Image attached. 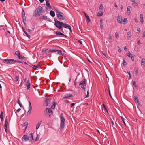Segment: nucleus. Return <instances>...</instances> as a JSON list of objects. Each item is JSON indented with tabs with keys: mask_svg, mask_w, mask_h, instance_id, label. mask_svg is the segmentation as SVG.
Returning a JSON list of instances; mask_svg holds the SVG:
<instances>
[{
	"mask_svg": "<svg viewBox=\"0 0 145 145\" xmlns=\"http://www.w3.org/2000/svg\"><path fill=\"white\" fill-rule=\"evenodd\" d=\"M44 10L42 7L39 6L35 10L33 16L34 17H37L40 16Z\"/></svg>",
	"mask_w": 145,
	"mask_h": 145,
	"instance_id": "obj_1",
	"label": "nucleus"
},
{
	"mask_svg": "<svg viewBox=\"0 0 145 145\" xmlns=\"http://www.w3.org/2000/svg\"><path fill=\"white\" fill-rule=\"evenodd\" d=\"M55 23L54 25L56 27L60 29L64 33L62 27L63 22L58 21L57 19L54 18Z\"/></svg>",
	"mask_w": 145,
	"mask_h": 145,
	"instance_id": "obj_2",
	"label": "nucleus"
},
{
	"mask_svg": "<svg viewBox=\"0 0 145 145\" xmlns=\"http://www.w3.org/2000/svg\"><path fill=\"white\" fill-rule=\"evenodd\" d=\"M60 120L61 123L60 128L61 129H62L64 127L65 124V119L62 113H61V114Z\"/></svg>",
	"mask_w": 145,
	"mask_h": 145,
	"instance_id": "obj_3",
	"label": "nucleus"
},
{
	"mask_svg": "<svg viewBox=\"0 0 145 145\" xmlns=\"http://www.w3.org/2000/svg\"><path fill=\"white\" fill-rule=\"evenodd\" d=\"M3 62L8 65H11L15 64V61L12 59H4L3 60Z\"/></svg>",
	"mask_w": 145,
	"mask_h": 145,
	"instance_id": "obj_4",
	"label": "nucleus"
},
{
	"mask_svg": "<svg viewBox=\"0 0 145 145\" xmlns=\"http://www.w3.org/2000/svg\"><path fill=\"white\" fill-rule=\"evenodd\" d=\"M39 19L40 21H42L43 20H45L50 22H51V20L47 16L44 15H42L40 16L39 18Z\"/></svg>",
	"mask_w": 145,
	"mask_h": 145,
	"instance_id": "obj_5",
	"label": "nucleus"
},
{
	"mask_svg": "<svg viewBox=\"0 0 145 145\" xmlns=\"http://www.w3.org/2000/svg\"><path fill=\"white\" fill-rule=\"evenodd\" d=\"M46 111H45L44 112V114L47 113H48L49 117H50L51 116L53 112L52 111L51 109L50 108H46Z\"/></svg>",
	"mask_w": 145,
	"mask_h": 145,
	"instance_id": "obj_6",
	"label": "nucleus"
},
{
	"mask_svg": "<svg viewBox=\"0 0 145 145\" xmlns=\"http://www.w3.org/2000/svg\"><path fill=\"white\" fill-rule=\"evenodd\" d=\"M29 139V137L27 135H24L22 138V140L23 141L26 142L28 141Z\"/></svg>",
	"mask_w": 145,
	"mask_h": 145,
	"instance_id": "obj_7",
	"label": "nucleus"
},
{
	"mask_svg": "<svg viewBox=\"0 0 145 145\" xmlns=\"http://www.w3.org/2000/svg\"><path fill=\"white\" fill-rule=\"evenodd\" d=\"M73 95L71 94H65L64 95V97L63 98V99H67L69 97H73Z\"/></svg>",
	"mask_w": 145,
	"mask_h": 145,
	"instance_id": "obj_8",
	"label": "nucleus"
},
{
	"mask_svg": "<svg viewBox=\"0 0 145 145\" xmlns=\"http://www.w3.org/2000/svg\"><path fill=\"white\" fill-rule=\"evenodd\" d=\"M117 19L118 22L119 23H122V19L121 16H119L117 17Z\"/></svg>",
	"mask_w": 145,
	"mask_h": 145,
	"instance_id": "obj_9",
	"label": "nucleus"
},
{
	"mask_svg": "<svg viewBox=\"0 0 145 145\" xmlns=\"http://www.w3.org/2000/svg\"><path fill=\"white\" fill-rule=\"evenodd\" d=\"M86 80L85 79H84L80 82L79 84V85H84L85 86H86Z\"/></svg>",
	"mask_w": 145,
	"mask_h": 145,
	"instance_id": "obj_10",
	"label": "nucleus"
},
{
	"mask_svg": "<svg viewBox=\"0 0 145 145\" xmlns=\"http://www.w3.org/2000/svg\"><path fill=\"white\" fill-rule=\"evenodd\" d=\"M57 17L60 20H64L65 19L64 17V14H57Z\"/></svg>",
	"mask_w": 145,
	"mask_h": 145,
	"instance_id": "obj_11",
	"label": "nucleus"
},
{
	"mask_svg": "<svg viewBox=\"0 0 145 145\" xmlns=\"http://www.w3.org/2000/svg\"><path fill=\"white\" fill-rule=\"evenodd\" d=\"M49 99L48 98H45V99L44 102V106H47L48 103Z\"/></svg>",
	"mask_w": 145,
	"mask_h": 145,
	"instance_id": "obj_12",
	"label": "nucleus"
},
{
	"mask_svg": "<svg viewBox=\"0 0 145 145\" xmlns=\"http://www.w3.org/2000/svg\"><path fill=\"white\" fill-rule=\"evenodd\" d=\"M30 82L29 80H28L26 82V85L27 87V90H29L30 88Z\"/></svg>",
	"mask_w": 145,
	"mask_h": 145,
	"instance_id": "obj_13",
	"label": "nucleus"
},
{
	"mask_svg": "<svg viewBox=\"0 0 145 145\" xmlns=\"http://www.w3.org/2000/svg\"><path fill=\"white\" fill-rule=\"evenodd\" d=\"M131 7L130 6H129L127 7V13L128 15L130 14L131 13Z\"/></svg>",
	"mask_w": 145,
	"mask_h": 145,
	"instance_id": "obj_14",
	"label": "nucleus"
},
{
	"mask_svg": "<svg viewBox=\"0 0 145 145\" xmlns=\"http://www.w3.org/2000/svg\"><path fill=\"white\" fill-rule=\"evenodd\" d=\"M14 54L15 55H16L19 58V59H20V53L19 51H16L15 52V53Z\"/></svg>",
	"mask_w": 145,
	"mask_h": 145,
	"instance_id": "obj_15",
	"label": "nucleus"
},
{
	"mask_svg": "<svg viewBox=\"0 0 145 145\" xmlns=\"http://www.w3.org/2000/svg\"><path fill=\"white\" fill-rule=\"evenodd\" d=\"M33 134L32 133H31L30 134V136H29V137L30 141H32L33 140Z\"/></svg>",
	"mask_w": 145,
	"mask_h": 145,
	"instance_id": "obj_16",
	"label": "nucleus"
},
{
	"mask_svg": "<svg viewBox=\"0 0 145 145\" xmlns=\"http://www.w3.org/2000/svg\"><path fill=\"white\" fill-rule=\"evenodd\" d=\"M28 123L27 122H25L23 125V127H24L25 129V130L27 128V126L28 125Z\"/></svg>",
	"mask_w": 145,
	"mask_h": 145,
	"instance_id": "obj_17",
	"label": "nucleus"
},
{
	"mask_svg": "<svg viewBox=\"0 0 145 145\" xmlns=\"http://www.w3.org/2000/svg\"><path fill=\"white\" fill-rule=\"evenodd\" d=\"M46 1V6L50 8L51 9L52 8L50 6V3H49V0H45Z\"/></svg>",
	"mask_w": 145,
	"mask_h": 145,
	"instance_id": "obj_18",
	"label": "nucleus"
},
{
	"mask_svg": "<svg viewBox=\"0 0 145 145\" xmlns=\"http://www.w3.org/2000/svg\"><path fill=\"white\" fill-rule=\"evenodd\" d=\"M22 30L27 35V36L29 38V39H30V36L29 35H28L27 33L25 31L24 28L23 27H22Z\"/></svg>",
	"mask_w": 145,
	"mask_h": 145,
	"instance_id": "obj_19",
	"label": "nucleus"
},
{
	"mask_svg": "<svg viewBox=\"0 0 145 145\" xmlns=\"http://www.w3.org/2000/svg\"><path fill=\"white\" fill-rule=\"evenodd\" d=\"M57 35H62L63 36H66V35H64L63 34L61 33L59 31H57L55 33Z\"/></svg>",
	"mask_w": 145,
	"mask_h": 145,
	"instance_id": "obj_20",
	"label": "nucleus"
},
{
	"mask_svg": "<svg viewBox=\"0 0 145 145\" xmlns=\"http://www.w3.org/2000/svg\"><path fill=\"white\" fill-rule=\"evenodd\" d=\"M22 18L23 19V22L24 24L25 25L26 24V17L25 16H22Z\"/></svg>",
	"mask_w": 145,
	"mask_h": 145,
	"instance_id": "obj_21",
	"label": "nucleus"
},
{
	"mask_svg": "<svg viewBox=\"0 0 145 145\" xmlns=\"http://www.w3.org/2000/svg\"><path fill=\"white\" fill-rule=\"evenodd\" d=\"M131 32L130 31L128 32L127 33V37L128 38V39H130L131 38Z\"/></svg>",
	"mask_w": 145,
	"mask_h": 145,
	"instance_id": "obj_22",
	"label": "nucleus"
},
{
	"mask_svg": "<svg viewBox=\"0 0 145 145\" xmlns=\"http://www.w3.org/2000/svg\"><path fill=\"white\" fill-rule=\"evenodd\" d=\"M50 15L52 17H54L55 16V12L54 11H52V10H51L50 11Z\"/></svg>",
	"mask_w": 145,
	"mask_h": 145,
	"instance_id": "obj_23",
	"label": "nucleus"
},
{
	"mask_svg": "<svg viewBox=\"0 0 145 145\" xmlns=\"http://www.w3.org/2000/svg\"><path fill=\"white\" fill-rule=\"evenodd\" d=\"M56 102H55L54 101L51 106V108L52 109H54L55 108V106L56 105Z\"/></svg>",
	"mask_w": 145,
	"mask_h": 145,
	"instance_id": "obj_24",
	"label": "nucleus"
},
{
	"mask_svg": "<svg viewBox=\"0 0 145 145\" xmlns=\"http://www.w3.org/2000/svg\"><path fill=\"white\" fill-rule=\"evenodd\" d=\"M7 118H6L5 119V123L4 125V127H7V124H8V121H7Z\"/></svg>",
	"mask_w": 145,
	"mask_h": 145,
	"instance_id": "obj_25",
	"label": "nucleus"
},
{
	"mask_svg": "<svg viewBox=\"0 0 145 145\" xmlns=\"http://www.w3.org/2000/svg\"><path fill=\"white\" fill-rule=\"evenodd\" d=\"M133 98L134 99L136 103H138L139 102L138 99L136 96H134Z\"/></svg>",
	"mask_w": 145,
	"mask_h": 145,
	"instance_id": "obj_26",
	"label": "nucleus"
},
{
	"mask_svg": "<svg viewBox=\"0 0 145 145\" xmlns=\"http://www.w3.org/2000/svg\"><path fill=\"white\" fill-rule=\"evenodd\" d=\"M135 73L136 75H137L138 74V71L137 68H135Z\"/></svg>",
	"mask_w": 145,
	"mask_h": 145,
	"instance_id": "obj_27",
	"label": "nucleus"
},
{
	"mask_svg": "<svg viewBox=\"0 0 145 145\" xmlns=\"http://www.w3.org/2000/svg\"><path fill=\"white\" fill-rule=\"evenodd\" d=\"M62 27H63L65 28H67V27H68L69 25L66 23H63V24L62 25Z\"/></svg>",
	"mask_w": 145,
	"mask_h": 145,
	"instance_id": "obj_28",
	"label": "nucleus"
},
{
	"mask_svg": "<svg viewBox=\"0 0 145 145\" xmlns=\"http://www.w3.org/2000/svg\"><path fill=\"white\" fill-rule=\"evenodd\" d=\"M42 121H40L39 122L37 125L36 127V129H37L39 127L40 125L41 124Z\"/></svg>",
	"mask_w": 145,
	"mask_h": 145,
	"instance_id": "obj_29",
	"label": "nucleus"
},
{
	"mask_svg": "<svg viewBox=\"0 0 145 145\" xmlns=\"http://www.w3.org/2000/svg\"><path fill=\"white\" fill-rule=\"evenodd\" d=\"M140 21L141 23H143V15L142 14H140Z\"/></svg>",
	"mask_w": 145,
	"mask_h": 145,
	"instance_id": "obj_30",
	"label": "nucleus"
},
{
	"mask_svg": "<svg viewBox=\"0 0 145 145\" xmlns=\"http://www.w3.org/2000/svg\"><path fill=\"white\" fill-rule=\"evenodd\" d=\"M141 64L143 66H145V59H142L141 61Z\"/></svg>",
	"mask_w": 145,
	"mask_h": 145,
	"instance_id": "obj_31",
	"label": "nucleus"
},
{
	"mask_svg": "<svg viewBox=\"0 0 145 145\" xmlns=\"http://www.w3.org/2000/svg\"><path fill=\"white\" fill-rule=\"evenodd\" d=\"M86 21L87 22H89L91 21V20L90 19V18L88 16L86 17Z\"/></svg>",
	"mask_w": 145,
	"mask_h": 145,
	"instance_id": "obj_32",
	"label": "nucleus"
},
{
	"mask_svg": "<svg viewBox=\"0 0 145 145\" xmlns=\"http://www.w3.org/2000/svg\"><path fill=\"white\" fill-rule=\"evenodd\" d=\"M3 111H1V114L0 115V118L1 119V120L2 121L3 119Z\"/></svg>",
	"mask_w": 145,
	"mask_h": 145,
	"instance_id": "obj_33",
	"label": "nucleus"
},
{
	"mask_svg": "<svg viewBox=\"0 0 145 145\" xmlns=\"http://www.w3.org/2000/svg\"><path fill=\"white\" fill-rule=\"evenodd\" d=\"M57 52V54L59 55H61L62 54V51L60 50H56V52Z\"/></svg>",
	"mask_w": 145,
	"mask_h": 145,
	"instance_id": "obj_34",
	"label": "nucleus"
},
{
	"mask_svg": "<svg viewBox=\"0 0 145 145\" xmlns=\"http://www.w3.org/2000/svg\"><path fill=\"white\" fill-rule=\"evenodd\" d=\"M103 15V12H99L97 14V16H102Z\"/></svg>",
	"mask_w": 145,
	"mask_h": 145,
	"instance_id": "obj_35",
	"label": "nucleus"
},
{
	"mask_svg": "<svg viewBox=\"0 0 145 145\" xmlns=\"http://www.w3.org/2000/svg\"><path fill=\"white\" fill-rule=\"evenodd\" d=\"M56 13H57V14H62L63 13L61 12H60L58 10H56Z\"/></svg>",
	"mask_w": 145,
	"mask_h": 145,
	"instance_id": "obj_36",
	"label": "nucleus"
},
{
	"mask_svg": "<svg viewBox=\"0 0 145 145\" xmlns=\"http://www.w3.org/2000/svg\"><path fill=\"white\" fill-rule=\"evenodd\" d=\"M127 55L129 58H131V55H132L131 54L130 52L129 51L127 54Z\"/></svg>",
	"mask_w": 145,
	"mask_h": 145,
	"instance_id": "obj_37",
	"label": "nucleus"
},
{
	"mask_svg": "<svg viewBox=\"0 0 145 145\" xmlns=\"http://www.w3.org/2000/svg\"><path fill=\"white\" fill-rule=\"evenodd\" d=\"M133 85L135 86V87H136V88L138 87L136 85V82L135 81H133Z\"/></svg>",
	"mask_w": 145,
	"mask_h": 145,
	"instance_id": "obj_38",
	"label": "nucleus"
},
{
	"mask_svg": "<svg viewBox=\"0 0 145 145\" xmlns=\"http://www.w3.org/2000/svg\"><path fill=\"white\" fill-rule=\"evenodd\" d=\"M132 5L134 7L135 6H138V5L137 4V3H136V2H133V3L132 4Z\"/></svg>",
	"mask_w": 145,
	"mask_h": 145,
	"instance_id": "obj_39",
	"label": "nucleus"
},
{
	"mask_svg": "<svg viewBox=\"0 0 145 145\" xmlns=\"http://www.w3.org/2000/svg\"><path fill=\"white\" fill-rule=\"evenodd\" d=\"M123 64L124 66H125L127 65V63L125 60H123Z\"/></svg>",
	"mask_w": 145,
	"mask_h": 145,
	"instance_id": "obj_40",
	"label": "nucleus"
},
{
	"mask_svg": "<svg viewBox=\"0 0 145 145\" xmlns=\"http://www.w3.org/2000/svg\"><path fill=\"white\" fill-rule=\"evenodd\" d=\"M56 49H54L53 50H50V52L51 53L56 52Z\"/></svg>",
	"mask_w": 145,
	"mask_h": 145,
	"instance_id": "obj_41",
	"label": "nucleus"
},
{
	"mask_svg": "<svg viewBox=\"0 0 145 145\" xmlns=\"http://www.w3.org/2000/svg\"><path fill=\"white\" fill-rule=\"evenodd\" d=\"M31 110H29L27 112V115L28 116L31 113Z\"/></svg>",
	"mask_w": 145,
	"mask_h": 145,
	"instance_id": "obj_42",
	"label": "nucleus"
},
{
	"mask_svg": "<svg viewBox=\"0 0 145 145\" xmlns=\"http://www.w3.org/2000/svg\"><path fill=\"white\" fill-rule=\"evenodd\" d=\"M50 49H46V54H47L48 53H49L50 52Z\"/></svg>",
	"mask_w": 145,
	"mask_h": 145,
	"instance_id": "obj_43",
	"label": "nucleus"
},
{
	"mask_svg": "<svg viewBox=\"0 0 145 145\" xmlns=\"http://www.w3.org/2000/svg\"><path fill=\"white\" fill-rule=\"evenodd\" d=\"M31 67H32V68H33V69H37V67L36 66L34 65H32L31 66Z\"/></svg>",
	"mask_w": 145,
	"mask_h": 145,
	"instance_id": "obj_44",
	"label": "nucleus"
},
{
	"mask_svg": "<svg viewBox=\"0 0 145 145\" xmlns=\"http://www.w3.org/2000/svg\"><path fill=\"white\" fill-rule=\"evenodd\" d=\"M103 6L102 4H101V5H100L99 7V9L102 10L103 9Z\"/></svg>",
	"mask_w": 145,
	"mask_h": 145,
	"instance_id": "obj_45",
	"label": "nucleus"
},
{
	"mask_svg": "<svg viewBox=\"0 0 145 145\" xmlns=\"http://www.w3.org/2000/svg\"><path fill=\"white\" fill-rule=\"evenodd\" d=\"M115 37L116 38L119 37L118 34L117 32H116L115 33Z\"/></svg>",
	"mask_w": 145,
	"mask_h": 145,
	"instance_id": "obj_46",
	"label": "nucleus"
},
{
	"mask_svg": "<svg viewBox=\"0 0 145 145\" xmlns=\"http://www.w3.org/2000/svg\"><path fill=\"white\" fill-rule=\"evenodd\" d=\"M19 79V78L17 77H16L15 78H14V80L16 81H18Z\"/></svg>",
	"mask_w": 145,
	"mask_h": 145,
	"instance_id": "obj_47",
	"label": "nucleus"
},
{
	"mask_svg": "<svg viewBox=\"0 0 145 145\" xmlns=\"http://www.w3.org/2000/svg\"><path fill=\"white\" fill-rule=\"evenodd\" d=\"M85 86L84 85H81V88L84 89V91H85V88L84 87Z\"/></svg>",
	"mask_w": 145,
	"mask_h": 145,
	"instance_id": "obj_48",
	"label": "nucleus"
},
{
	"mask_svg": "<svg viewBox=\"0 0 145 145\" xmlns=\"http://www.w3.org/2000/svg\"><path fill=\"white\" fill-rule=\"evenodd\" d=\"M77 79V77L76 78L75 80H74V86L75 87H76V80Z\"/></svg>",
	"mask_w": 145,
	"mask_h": 145,
	"instance_id": "obj_49",
	"label": "nucleus"
},
{
	"mask_svg": "<svg viewBox=\"0 0 145 145\" xmlns=\"http://www.w3.org/2000/svg\"><path fill=\"white\" fill-rule=\"evenodd\" d=\"M108 38L109 39L111 40L112 39V36H111V34H109Z\"/></svg>",
	"mask_w": 145,
	"mask_h": 145,
	"instance_id": "obj_50",
	"label": "nucleus"
},
{
	"mask_svg": "<svg viewBox=\"0 0 145 145\" xmlns=\"http://www.w3.org/2000/svg\"><path fill=\"white\" fill-rule=\"evenodd\" d=\"M25 58V57L23 56H20V59H24Z\"/></svg>",
	"mask_w": 145,
	"mask_h": 145,
	"instance_id": "obj_51",
	"label": "nucleus"
},
{
	"mask_svg": "<svg viewBox=\"0 0 145 145\" xmlns=\"http://www.w3.org/2000/svg\"><path fill=\"white\" fill-rule=\"evenodd\" d=\"M134 20L136 22H137V23L138 22V21L136 17H135Z\"/></svg>",
	"mask_w": 145,
	"mask_h": 145,
	"instance_id": "obj_52",
	"label": "nucleus"
},
{
	"mask_svg": "<svg viewBox=\"0 0 145 145\" xmlns=\"http://www.w3.org/2000/svg\"><path fill=\"white\" fill-rule=\"evenodd\" d=\"M15 63L16 62H18V63H22V62L21 61H19V60H15Z\"/></svg>",
	"mask_w": 145,
	"mask_h": 145,
	"instance_id": "obj_53",
	"label": "nucleus"
},
{
	"mask_svg": "<svg viewBox=\"0 0 145 145\" xmlns=\"http://www.w3.org/2000/svg\"><path fill=\"white\" fill-rule=\"evenodd\" d=\"M121 117V119H122L123 122L125 125V121H124V118L123 117Z\"/></svg>",
	"mask_w": 145,
	"mask_h": 145,
	"instance_id": "obj_54",
	"label": "nucleus"
},
{
	"mask_svg": "<svg viewBox=\"0 0 145 145\" xmlns=\"http://www.w3.org/2000/svg\"><path fill=\"white\" fill-rule=\"evenodd\" d=\"M87 95L86 96V97H89V92L88 91H87Z\"/></svg>",
	"mask_w": 145,
	"mask_h": 145,
	"instance_id": "obj_55",
	"label": "nucleus"
},
{
	"mask_svg": "<svg viewBox=\"0 0 145 145\" xmlns=\"http://www.w3.org/2000/svg\"><path fill=\"white\" fill-rule=\"evenodd\" d=\"M75 105V104L74 103H73L71 104V107H72L73 106H74Z\"/></svg>",
	"mask_w": 145,
	"mask_h": 145,
	"instance_id": "obj_56",
	"label": "nucleus"
},
{
	"mask_svg": "<svg viewBox=\"0 0 145 145\" xmlns=\"http://www.w3.org/2000/svg\"><path fill=\"white\" fill-rule=\"evenodd\" d=\"M132 60L134 61V59L133 57L132 56V55H131V57Z\"/></svg>",
	"mask_w": 145,
	"mask_h": 145,
	"instance_id": "obj_57",
	"label": "nucleus"
},
{
	"mask_svg": "<svg viewBox=\"0 0 145 145\" xmlns=\"http://www.w3.org/2000/svg\"><path fill=\"white\" fill-rule=\"evenodd\" d=\"M64 101L66 103H67V104L69 103H70L69 101L67 100H65Z\"/></svg>",
	"mask_w": 145,
	"mask_h": 145,
	"instance_id": "obj_58",
	"label": "nucleus"
},
{
	"mask_svg": "<svg viewBox=\"0 0 145 145\" xmlns=\"http://www.w3.org/2000/svg\"><path fill=\"white\" fill-rule=\"evenodd\" d=\"M142 37H145V31H144L143 34H142Z\"/></svg>",
	"mask_w": 145,
	"mask_h": 145,
	"instance_id": "obj_59",
	"label": "nucleus"
},
{
	"mask_svg": "<svg viewBox=\"0 0 145 145\" xmlns=\"http://www.w3.org/2000/svg\"><path fill=\"white\" fill-rule=\"evenodd\" d=\"M100 27L101 29H102L103 27V23H101L100 25Z\"/></svg>",
	"mask_w": 145,
	"mask_h": 145,
	"instance_id": "obj_60",
	"label": "nucleus"
},
{
	"mask_svg": "<svg viewBox=\"0 0 145 145\" xmlns=\"http://www.w3.org/2000/svg\"><path fill=\"white\" fill-rule=\"evenodd\" d=\"M46 51V50L43 49V50H42V52L43 53H45L46 54V51Z\"/></svg>",
	"mask_w": 145,
	"mask_h": 145,
	"instance_id": "obj_61",
	"label": "nucleus"
},
{
	"mask_svg": "<svg viewBox=\"0 0 145 145\" xmlns=\"http://www.w3.org/2000/svg\"><path fill=\"white\" fill-rule=\"evenodd\" d=\"M29 110H31L32 108L31 105H29Z\"/></svg>",
	"mask_w": 145,
	"mask_h": 145,
	"instance_id": "obj_62",
	"label": "nucleus"
},
{
	"mask_svg": "<svg viewBox=\"0 0 145 145\" xmlns=\"http://www.w3.org/2000/svg\"><path fill=\"white\" fill-rule=\"evenodd\" d=\"M68 29H69V30L71 32L72 31H71V29L70 26L69 25L68 26Z\"/></svg>",
	"mask_w": 145,
	"mask_h": 145,
	"instance_id": "obj_63",
	"label": "nucleus"
},
{
	"mask_svg": "<svg viewBox=\"0 0 145 145\" xmlns=\"http://www.w3.org/2000/svg\"><path fill=\"white\" fill-rule=\"evenodd\" d=\"M137 30L138 31L140 32V28H138L137 29Z\"/></svg>",
	"mask_w": 145,
	"mask_h": 145,
	"instance_id": "obj_64",
	"label": "nucleus"
}]
</instances>
